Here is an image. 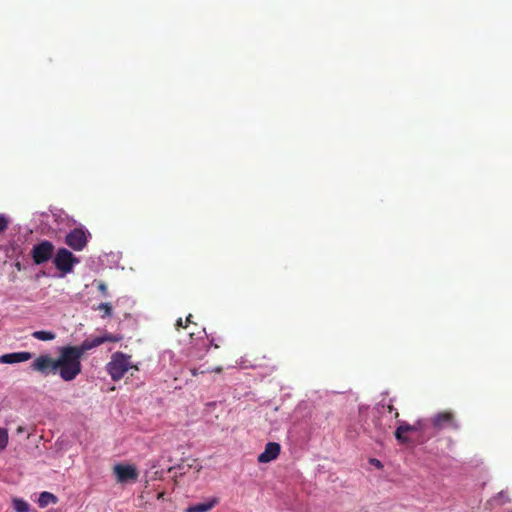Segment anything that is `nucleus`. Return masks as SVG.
I'll use <instances>...</instances> for the list:
<instances>
[{
	"mask_svg": "<svg viewBox=\"0 0 512 512\" xmlns=\"http://www.w3.org/2000/svg\"><path fill=\"white\" fill-rule=\"evenodd\" d=\"M214 506V502L199 503L187 508L186 512H208Z\"/></svg>",
	"mask_w": 512,
	"mask_h": 512,
	"instance_id": "obj_13",
	"label": "nucleus"
},
{
	"mask_svg": "<svg viewBox=\"0 0 512 512\" xmlns=\"http://www.w3.org/2000/svg\"><path fill=\"white\" fill-rule=\"evenodd\" d=\"M101 345L98 338L86 339L78 346H64V351L70 361L76 377L81 373L82 365L81 358L86 351L96 348Z\"/></svg>",
	"mask_w": 512,
	"mask_h": 512,
	"instance_id": "obj_2",
	"label": "nucleus"
},
{
	"mask_svg": "<svg viewBox=\"0 0 512 512\" xmlns=\"http://www.w3.org/2000/svg\"><path fill=\"white\" fill-rule=\"evenodd\" d=\"M222 370H223V368H222L221 366H217V367H215V368H213V369H211V370H210V369H207L206 371H207V372L220 373V372H222Z\"/></svg>",
	"mask_w": 512,
	"mask_h": 512,
	"instance_id": "obj_25",
	"label": "nucleus"
},
{
	"mask_svg": "<svg viewBox=\"0 0 512 512\" xmlns=\"http://www.w3.org/2000/svg\"><path fill=\"white\" fill-rule=\"evenodd\" d=\"M8 444V432L0 427V450H4Z\"/></svg>",
	"mask_w": 512,
	"mask_h": 512,
	"instance_id": "obj_18",
	"label": "nucleus"
},
{
	"mask_svg": "<svg viewBox=\"0 0 512 512\" xmlns=\"http://www.w3.org/2000/svg\"><path fill=\"white\" fill-rule=\"evenodd\" d=\"M205 372H207V371H206V370H201V371H200L199 369H196V368L192 370V374H193L194 376H196V375H198V374H203V373H205Z\"/></svg>",
	"mask_w": 512,
	"mask_h": 512,
	"instance_id": "obj_26",
	"label": "nucleus"
},
{
	"mask_svg": "<svg viewBox=\"0 0 512 512\" xmlns=\"http://www.w3.org/2000/svg\"><path fill=\"white\" fill-rule=\"evenodd\" d=\"M32 336L37 339V340H41V341H50V340H53L55 339V334L51 331H35L32 333Z\"/></svg>",
	"mask_w": 512,
	"mask_h": 512,
	"instance_id": "obj_15",
	"label": "nucleus"
},
{
	"mask_svg": "<svg viewBox=\"0 0 512 512\" xmlns=\"http://www.w3.org/2000/svg\"><path fill=\"white\" fill-rule=\"evenodd\" d=\"M97 338H98V341H101V344L106 343V342L116 343V342H120L122 340L121 335H115V334H111V333H106L102 336H98Z\"/></svg>",
	"mask_w": 512,
	"mask_h": 512,
	"instance_id": "obj_16",
	"label": "nucleus"
},
{
	"mask_svg": "<svg viewBox=\"0 0 512 512\" xmlns=\"http://www.w3.org/2000/svg\"><path fill=\"white\" fill-rule=\"evenodd\" d=\"M77 262L78 259L66 248H60L54 257L55 267L64 274L72 272Z\"/></svg>",
	"mask_w": 512,
	"mask_h": 512,
	"instance_id": "obj_7",
	"label": "nucleus"
},
{
	"mask_svg": "<svg viewBox=\"0 0 512 512\" xmlns=\"http://www.w3.org/2000/svg\"><path fill=\"white\" fill-rule=\"evenodd\" d=\"M8 218L4 214H0V233H3L8 228Z\"/></svg>",
	"mask_w": 512,
	"mask_h": 512,
	"instance_id": "obj_19",
	"label": "nucleus"
},
{
	"mask_svg": "<svg viewBox=\"0 0 512 512\" xmlns=\"http://www.w3.org/2000/svg\"><path fill=\"white\" fill-rule=\"evenodd\" d=\"M495 499H499L501 503H505L508 499L506 497V493L504 491H501L498 493L497 497Z\"/></svg>",
	"mask_w": 512,
	"mask_h": 512,
	"instance_id": "obj_23",
	"label": "nucleus"
},
{
	"mask_svg": "<svg viewBox=\"0 0 512 512\" xmlns=\"http://www.w3.org/2000/svg\"><path fill=\"white\" fill-rule=\"evenodd\" d=\"M387 408H388V411H389L390 413H392V412L394 413V417H395L396 419H398V418H399V412H398V410H397V409H396L392 404L388 405V406H387Z\"/></svg>",
	"mask_w": 512,
	"mask_h": 512,
	"instance_id": "obj_22",
	"label": "nucleus"
},
{
	"mask_svg": "<svg viewBox=\"0 0 512 512\" xmlns=\"http://www.w3.org/2000/svg\"><path fill=\"white\" fill-rule=\"evenodd\" d=\"M280 444L269 442L266 444L264 451L259 454L257 460L259 463H268L275 460L280 454Z\"/></svg>",
	"mask_w": 512,
	"mask_h": 512,
	"instance_id": "obj_10",
	"label": "nucleus"
},
{
	"mask_svg": "<svg viewBox=\"0 0 512 512\" xmlns=\"http://www.w3.org/2000/svg\"><path fill=\"white\" fill-rule=\"evenodd\" d=\"M65 243L75 251H81L87 245V235L81 228H75L65 237Z\"/></svg>",
	"mask_w": 512,
	"mask_h": 512,
	"instance_id": "obj_8",
	"label": "nucleus"
},
{
	"mask_svg": "<svg viewBox=\"0 0 512 512\" xmlns=\"http://www.w3.org/2000/svg\"><path fill=\"white\" fill-rule=\"evenodd\" d=\"M117 482L126 483L129 481H136L138 478V471L133 465L117 464L113 468Z\"/></svg>",
	"mask_w": 512,
	"mask_h": 512,
	"instance_id": "obj_9",
	"label": "nucleus"
},
{
	"mask_svg": "<svg viewBox=\"0 0 512 512\" xmlns=\"http://www.w3.org/2000/svg\"><path fill=\"white\" fill-rule=\"evenodd\" d=\"M175 327L177 330H179L180 328H186L187 325H184L182 318H179L175 323Z\"/></svg>",
	"mask_w": 512,
	"mask_h": 512,
	"instance_id": "obj_24",
	"label": "nucleus"
},
{
	"mask_svg": "<svg viewBox=\"0 0 512 512\" xmlns=\"http://www.w3.org/2000/svg\"><path fill=\"white\" fill-rule=\"evenodd\" d=\"M30 368L44 376L59 372L60 377L67 382L76 378L63 347L59 351L58 358H52L48 354L40 355L31 363Z\"/></svg>",
	"mask_w": 512,
	"mask_h": 512,
	"instance_id": "obj_1",
	"label": "nucleus"
},
{
	"mask_svg": "<svg viewBox=\"0 0 512 512\" xmlns=\"http://www.w3.org/2000/svg\"><path fill=\"white\" fill-rule=\"evenodd\" d=\"M32 358V353L27 351L7 353L0 356V363L15 364L28 361Z\"/></svg>",
	"mask_w": 512,
	"mask_h": 512,
	"instance_id": "obj_11",
	"label": "nucleus"
},
{
	"mask_svg": "<svg viewBox=\"0 0 512 512\" xmlns=\"http://www.w3.org/2000/svg\"><path fill=\"white\" fill-rule=\"evenodd\" d=\"M398 422L399 426L396 428L394 436L400 444L410 443V438L405 435L408 432H419L423 435L427 433L428 421L425 419H418L413 424L400 420Z\"/></svg>",
	"mask_w": 512,
	"mask_h": 512,
	"instance_id": "obj_4",
	"label": "nucleus"
},
{
	"mask_svg": "<svg viewBox=\"0 0 512 512\" xmlns=\"http://www.w3.org/2000/svg\"><path fill=\"white\" fill-rule=\"evenodd\" d=\"M372 464L375 465L378 468L382 467V463L379 460H377V459H373L372 460Z\"/></svg>",
	"mask_w": 512,
	"mask_h": 512,
	"instance_id": "obj_27",
	"label": "nucleus"
},
{
	"mask_svg": "<svg viewBox=\"0 0 512 512\" xmlns=\"http://www.w3.org/2000/svg\"><path fill=\"white\" fill-rule=\"evenodd\" d=\"M13 508L15 512H29L30 511V505L21 498H14L13 499Z\"/></svg>",
	"mask_w": 512,
	"mask_h": 512,
	"instance_id": "obj_14",
	"label": "nucleus"
},
{
	"mask_svg": "<svg viewBox=\"0 0 512 512\" xmlns=\"http://www.w3.org/2000/svg\"><path fill=\"white\" fill-rule=\"evenodd\" d=\"M54 251L55 247L53 243L48 240H43L33 246L31 256L36 265H41L52 258Z\"/></svg>",
	"mask_w": 512,
	"mask_h": 512,
	"instance_id": "obj_6",
	"label": "nucleus"
},
{
	"mask_svg": "<svg viewBox=\"0 0 512 512\" xmlns=\"http://www.w3.org/2000/svg\"><path fill=\"white\" fill-rule=\"evenodd\" d=\"M192 318H193L192 314H189V315L186 317V320H185L186 325H187L188 323H193Z\"/></svg>",
	"mask_w": 512,
	"mask_h": 512,
	"instance_id": "obj_28",
	"label": "nucleus"
},
{
	"mask_svg": "<svg viewBox=\"0 0 512 512\" xmlns=\"http://www.w3.org/2000/svg\"><path fill=\"white\" fill-rule=\"evenodd\" d=\"M57 502L58 498L54 494L47 491L42 492L38 498V505L41 508H45L49 504H56Z\"/></svg>",
	"mask_w": 512,
	"mask_h": 512,
	"instance_id": "obj_12",
	"label": "nucleus"
},
{
	"mask_svg": "<svg viewBox=\"0 0 512 512\" xmlns=\"http://www.w3.org/2000/svg\"><path fill=\"white\" fill-rule=\"evenodd\" d=\"M429 423L436 430L440 431L446 428L453 430L459 429V424L456 420L455 414L452 411L445 410L434 414Z\"/></svg>",
	"mask_w": 512,
	"mask_h": 512,
	"instance_id": "obj_5",
	"label": "nucleus"
},
{
	"mask_svg": "<svg viewBox=\"0 0 512 512\" xmlns=\"http://www.w3.org/2000/svg\"><path fill=\"white\" fill-rule=\"evenodd\" d=\"M134 368L138 370L137 366H134L130 362V356L116 352L112 355L111 361L107 364V372L111 376L112 380L119 381L123 378L125 373L130 369Z\"/></svg>",
	"mask_w": 512,
	"mask_h": 512,
	"instance_id": "obj_3",
	"label": "nucleus"
},
{
	"mask_svg": "<svg viewBox=\"0 0 512 512\" xmlns=\"http://www.w3.org/2000/svg\"><path fill=\"white\" fill-rule=\"evenodd\" d=\"M96 309L103 311L102 318L110 317L112 315V305L110 303H101Z\"/></svg>",
	"mask_w": 512,
	"mask_h": 512,
	"instance_id": "obj_17",
	"label": "nucleus"
},
{
	"mask_svg": "<svg viewBox=\"0 0 512 512\" xmlns=\"http://www.w3.org/2000/svg\"><path fill=\"white\" fill-rule=\"evenodd\" d=\"M97 288H98V290L101 292V294L103 296H107L108 295V288H107V285L105 283L99 282L97 284Z\"/></svg>",
	"mask_w": 512,
	"mask_h": 512,
	"instance_id": "obj_20",
	"label": "nucleus"
},
{
	"mask_svg": "<svg viewBox=\"0 0 512 512\" xmlns=\"http://www.w3.org/2000/svg\"><path fill=\"white\" fill-rule=\"evenodd\" d=\"M183 470V466L182 465H178L177 467H171L169 468V472H172V471H175V475H182L184 472H182Z\"/></svg>",
	"mask_w": 512,
	"mask_h": 512,
	"instance_id": "obj_21",
	"label": "nucleus"
}]
</instances>
